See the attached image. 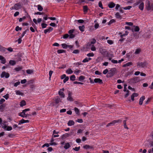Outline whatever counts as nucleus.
Instances as JSON below:
<instances>
[{
	"mask_svg": "<svg viewBox=\"0 0 153 153\" xmlns=\"http://www.w3.org/2000/svg\"><path fill=\"white\" fill-rule=\"evenodd\" d=\"M74 122L72 120H69L68 123V125L69 126H71L72 125H74Z\"/></svg>",
	"mask_w": 153,
	"mask_h": 153,
	"instance_id": "obj_27",
	"label": "nucleus"
},
{
	"mask_svg": "<svg viewBox=\"0 0 153 153\" xmlns=\"http://www.w3.org/2000/svg\"><path fill=\"white\" fill-rule=\"evenodd\" d=\"M140 28L137 26H133L131 28V30L132 32H137L139 31Z\"/></svg>",
	"mask_w": 153,
	"mask_h": 153,
	"instance_id": "obj_6",
	"label": "nucleus"
},
{
	"mask_svg": "<svg viewBox=\"0 0 153 153\" xmlns=\"http://www.w3.org/2000/svg\"><path fill=\"white\" fill-rule=\"evenodd\" d=\"M116 71L115 68H113L111 69L110 71L109 74L111 76H113L115 74Z\"/></svg>",
	"mask_w": 153,
	"mask_h": 153,
	"instance_id": "obj_11",
	"label": "nucleus"
},
{
	"mask_svg": "<svg viewBox=\"0 0 153 153\" xmlns=\"http://www.w3.org/2000/svg\"><path fill=\"white\" fill-rule=\"evenodd\" d=\"M26 105V102L25 100H22L20 102V105L21 107H23Z\"/></svg>",
	"mask_w": 153,
	"mask_h": 153,
	"instance_id": "obj_25",
	"label": "nucleus"
},
{
	"mask_svg": "<svg viewBox=\"0 0 153 153\" xmlns=\"http://www.w3.org/2000/svg\"><path fill=\"white\" fill-rule=\"evenodd\" d=\"M148 65V63L146 62H139L137 63V65L138 68H146Z\"/></svg>",
	"mask_w": 153,
	"mask_h": 153,
	"instance_id": "obj_1",
	"label": "nucleus"
},
{
	"mask_svg": "<svg viewBox=\"0 0 153 153\" xmlns=\"http://www.w3.org/2000/svg\"><path fill=\"white\" fill-rule=\"evenodd\" d=\"M96 42V40L95 39H93L92 41L88 43L87 45L88 46H91L92 44H94Z\"/></svg>",
	"mask_w": 153,
	"mask_h": 153,
	"instance_id": "obj_22",
	"label": "nucleus"
},
{
	"mask_svg": "<svg viewBox=\"0 0 153 153\" xmlns=\"http://www.w3.org/2000/svg\"><path fill=\"white\" fill-rule=\"evenodd\" d=\"M121 121L120 120H114L112 122L110 123L111 125H114L116 123H120L121 122Z\"/></svg>",
	"mask_w": 153,
	"mask_h": 153,
	"instance_id": "obj_14",
	"label": "nucleus"
},
{
	"mask_svg": "<svg viewBox=\"0 0 153 153\" xmlns=\"http://www.w3.org/2000/svg\"><path fill=\"white\" fill-rule=\"evenodd\" d=\"M53 71H50L49 72V79L50 80H51V76L52 75V74L53 73Z\"/></svg>",
	"mask_w": 153,
	"mask_h": 153,
	"instance_id": "obj_53",
	"label": "nucleus"
},
{
	"mask_svg": "<svg viewBox=\"0 0 153 153\" xmlns=\"http://www.w3.org/2000/svg\"><path fill=\"white\" fill-rule=\"evenodd\" d=\"M20 84V82L19 81H18L17 82H16L14 83V86L15 87H17L18 85H19Z\"/></svg>",
	"mask_w": 153,
	"mask_h": 153,
	"instance_id": "obj_61",
	"label": "nucleus"
},
{
	"mask_svg": "<svg viewBox=\"0 0 153 153\" xmlns=\"http://www.w3.org/2000/svg\"><path fill=\"white\" fill-rule=\"evenodd\" d=\"M6 105L3 104L0 105V110H3L5 108Z\"/></svg>",
	"mask_w": 153,
	"mask_h": 153,
	"instance_id": "obj_42",
	"label": "nucleus"
},
{
	"mask_svg": "<svg viewBox=\"0 0 153 153\" xmlns=\"http://www.w3.org/2000/svg\"><path fill=\"white\" fill-rule=\"evenodd\" d=\"M42 28H45L47 26V24L45 23H42Z\"/></svg>",
	"mask_w": 153,
	"mask_h": 153,
	"instance_id": "obj_58",
	"label": "nucleus"
},
{
	"mask_svg": "<svg viewBox=\"0 0 153 153\" xmlns=\"http://www.w3.org/2000/svg\"><path fill=\"white\" fill-rule=\"evenodd\" d=\"M0 60H1V63L2 64H4L6 62V60L5 58L1 55H0Z\"/></svg>",
	"mask_w": 153,
	"mask_h": 153,
	"instance_id": "obj_15",
	"label": "nucleus"
},
{
	"mask_svg": "<svg viewBox=\"0 0 153 153\" xmlns=\"http://www.w3.org/2000/svg\"><path fill=\"white\" fill-rule=\"evenodd\" d=\"M9 64L12 65H14L16 64V62L14 60H10L9 62Z\"/></svg>",
	"mask_w": 153,
	"mask_h": 153,
	"instance_id": "obj_38",
	"label": "nucleus"
},
{
	"mask_svg": "<svg viewBox=\"0 0 153 153\" xmlns=\"http://www.w3.org/2000/svg\"><path fill=\"white\" fill-rule=\"evenodd\" d=\"M115 22V21L113 19H111L108 22V25H110L112 23H114V22Z\"/></svg>",
	"mask_w": 153,
	"mask_h": 153,
	"instance_id": "obj_62",
	"label": "nucleus"
},
{
	"mask_svg": "<svg viewBox=\"0 0 153 153\" xmlns=\"http://www.w3.org/2000/svg\"><path fill=\"white\" fill-rule=\"evenodd\" d=\"M129 69V68H125V72H126L125 74V77H127L131 74L132 72L131 71H128Z\"/></svg>",
	"mask_w": 153,
	"mask_h": 153,
	"instance_id": "obj_9",
	"label": "nucleus"
},
{
	"mask_svg": "<svg viewBox=\"0 0 153 153\" xmlns=\"http://www.w3.org/2000/svg\"><path fill=\"white\" fill-rule=\"evenodd\" d=\"M75 76L74 75H73L71 76L70 79L71 80L74 81L75 80Z\"/></svg>",
	"mask_w": 153,
	"mask_h": 153,
	"instance_id": "obj_39",
	"label": "nucleus"
},
{
	"mask_svg": "<svg viewBox=\"0 0 153 153\" xmlns=\"http://www.w3.org/2000/svg\"><path fill=\"white\" fill-rule=\"evenodd\" d=\"M58 93L59 95L61 97L64 98L65 97V95L63 92L60 91Z\"/></svg>",
	"mask_w": 153,
	"mask_h": 153,
	"instance_id": "obj_29",
	"label": "nucleus"
},
{
	"mask_svg": "<svg viewBox=\"0 0 153 153\" xmlns=\"http://www.w3.org/2000/svg\"><path fill=\"white\" fill-rule=\"evenodd\" d=\"M53 29V28H52L51 27H49V28L48 29L45 30L44 31V33L45 34H46V33L48 32H50Z\"/></svg>",
	"mask_w": 153,
	"mask_h": 153,
	"instance_id": "obj_17",
	"label": "nucleus"
},
{
	"mask_svg": "<svg viewBox=\"0 0 153 153\" xmlns=\"http://www.w3.org/2000/svg\"><path fill=\"white\" fill-rule=\"evenodd\" d=\"M145 99V97L144 96L142 97L140 99L139 104L140 105H141L143 104V101Z\"/></svg>",
	"mask_w": 153,
	"mask_h": 153,
	"instance_id": "obj_21",
	"label": "nucleus"
},
{
	"mask_svg": "<svg viewBox=\"0 0 153 153\" xmlns=\"http://www.w3.org/2000/svg\"><path fill=\"white\" fill-rule=\"evenodd\" d=\"M80 149V147H75V148H73V149L76 151H78Z\"/></svg>",
	"mask_w": 153,
	"mask_h": 153,
	"instance_id": "obj_56",
	"label": "nucleus"
},
{
	"mask_svg": "<svg viewBox=\"0 0 153 153\" xmlns=\"http://www.w3.org/2000/svg\"><path fill=\"white\" fill-rule=\"evenodd\" d=\"M127 4H129V3H132L134 2L133 0H126Z\"/></svg>",
	"mask_w": 153,
	"mask_h": 153,
	"instance_id": "obj_49",
	"label": "nucleus"
},
{
	"mask_svg": "<svg viewBox=\"0 0 153 153\" xmlns=\"http://www.w3.org/2000/svg\"><path fill=\"white\" fill-rule=\"evenodd\" d=\"M66 72L68 74H71L73 73V71L71 70V69L68 68L66 70Z\"/></svg>",
	"mask_w": 153,
	"mask_h": 153,
	"instance_id": "obj_32",
	"label": "nucleus"
},
{
	"mask_svg": "<svg viewBox=\"0 0 153 153\" xmlns=\"http://www.w3.org/2000/svg\"><path fill=\"white\" fill-rule=\"evenodd\" d=\"M55 102L56 104H57L60 102H61V100L59 98H56L55 100Z\"/></svg>",
	"mask_w": 153,
	"mask_h": 153,
	"instance_id": "obj_40",
	"label": "nucleus"
},
{
	"mask_svg": "<svg viewBox=\"0 0 153 153\" xmlns=\"http://www.w3.org/2000/svg\"><path fill=\"white\" fill-rule=\"evenodd\" d=\"M99 6L102 9H103L102 3L101 1H100L99 3Z\"/></svg>",
	"mask_w": 153,
	"mask_h": 153,
	"instance_id": "obj_60",
	"label": "nucleus"
},
{
	"mask_svg": "<svg viewBox=\"0 0 153 153\" xmlns=\"http://www.w3.org/2000/svg\"><path fill=\"white\" fill-rule=\"evenodd\" d=\"M70 145L68 143H66L65 144V146H64V148L66 149H68L70 147Z\"/></svg>",
	"mask_w": 153,
	"mask_h": 153,
	"instance_id": "obj_30",
	"label": "nucleus"
},
{
	"mask_svg": "<svg viewBox=\"0 0 153 153\" xmlns=\"http://www.w3.org/2000/svg\"><path fill=\"white\" fill-rule=\"evenodd\" d=\"M21 4L20 3H18L15 4L14 6L10 8L11 10L15 9L17 10L20 8L21 7Z\"/></svg>",
	"mask_w": 153,
	"mask_h": 153,
	"instance_id": "obj_3",
	"label": "nucleus"
},
{
	"mask_svg": "<svg viewBox=\"0 0 153 153\" xmlns=\"http://www.w3.org/2000/svg\"><path fill=\"white\" fill-rule=\"evenodd\" d=\"M142 0L140 1V4L139 6V8L141 10H143L144 8V3L141 2Z\"/></svg>",
	"mask_w": 153,
	"mask_h": 153,
	"instance_id": "obj_16",
	"label": "nucleus"
},
{
	"mask_svg": "<svg viewBox=\"0 0 153 153\" xmlns=\"http://www.w3.org/2000/svg\"><path fill=\"white\" fill-rule=\"evenodd\" d=\"M142 0H140L138 2H137L136 3H135L133 5V7H134L135 6L138 5L139 4H140V1Z\"/></svg>",
	"mask_w": 153,
	"mask_h": 153,
	"instance_id": "obj_50",
	"label": "nucleus"
},
{
	"mask_svg": "<svg viewBox=\"0 0 153 153\" xmlns=\"http://www.w3.org/2000/svg\"><path fill=\"white\" fill-rule=\"evenodd\" d=\"M141 51V50L140 48H137L136 49L134 52V53L135 54H139Z\"/></svg>",
	"mask_w": 153,
	"mask_h": 153,
	"instance_id": "obj_33",
	"label": "nucleus"
},
{
	"mask_svg": "<svg viewBox=\"0 0 153 153\" xmlns=\"http://www.w3.org/2000/svg\"><path fill=\"white\" fill-rule=\"evenodd\" d=\"M69 77L68 76H66V77H65V79L63 80L64 83H65L67 81H68L69 79Z\"/></svg>",
	"mask_w": 153,
	"mask_h": 153,
	"instance_id": "obj_52",
	"label": "nucleus"
},
{
	"mask_svg": "<svg viewBox=\"0 0 153 153\" xmlns=\"http://www.w3.org/2000/svg\"><path fill=\"white\" fill-rule=\"evenodd\" d=\"M96 48L93 45H92L91 48V50L92 51H95L96 50Z\"/></svg>",
	"mask_w": 153,
	"mask_h": 153,
	"instance_id": "obj_64",
	"label": "nucleus"
},
{
	"mask_svg": "<svg viewBox=\"0 0 153 153\" xmlns=\"http://www.w3.org/2000/svg\"><path fill=\"white\" fill-rule=\"evenodd\" d=\"M1 125L2 126V128H3L4 130H5L6 128L7 127V126L6 125V124L1 123Z\"/></svg>",
	"mask_w": 153,
	"mask_h": 153,
	"instance_id": "obj_44",
	"label": "nucleus"
},
{
	"mask_svg": "<svg viewBox=\"0 0 153 153\" xmlns=\"http://www.w3.org/2000/svg\"><path fill=\"white\" fill-rule=\"evenodd\" d=\"M38 10L39 11H42L43 9V8L40 5H37Z\"/></svg>",
	"mask_w": 153,
	"mask_h": 153,
	"instance_id": "obj_37",
	"label": "nucleus"
},
{
	"mask_svg": "<svg viewBox=\"0 0 153 153\" xmlns=\"http://www.w3.org/2000/svg\"><path fill=\"white\" fill-rule=\"evenodd\" d=\"M146 8L148 10H153V3H150L149 1H146Z\"/></svg>",
	"mask_w": 153,
	"mask_h": 153,
	"instance_id": "obj_2",
	"label": "nucleus"
},
{
	"mask_svg": "<svg viewBox=\"0 0 153 153\" xmlns=\"http://www.w3.org/2000/svg\"><path fill=\"white\" fill-rule=\"evenodd\" d=\"M138 95V94L136 93H134L132 94L131 95V100L132 101H134V97H137Z\"/></svg>",
	"mask_w": 153,
	"mask_h": 153,
	"instance_id": "obj_18",
	"label": "nucleus"
},
{
	"mask_svg": "<svg viewBox=\"0 0 153 153\" xmlns=\"http://www.w3.org/2000/svg\"><path fill=\"white\" fill-rule=\"evenodd\" d=\"M61 45L63 48H68V45L65 44H62Z\"/></svg>",
	"mask_w": 153,
	"mask_h": 153,
	"instance_id": "obj_51",
	"label": "nucleus"
},
{
	"mask_svg": "<svg viewBox=\"0 0 153 153\" xmlns=\"http://www.w3.org/2000/svg\"><path fill=\"white\" fill-rule=\"evenodd\" d=\"M79 30L82 32H83L84 31L85 26L82 25V26H79Z\"/></svg>",
	"mask_w": 153,
	"mask_h": 153,
	"instance_id": "obj_35",
	"label": "nucleus"
},
{
	"mask_svg": "<svg viewBox=\"0 0 153 153\" xmlns=\"http://www.w3.org/2000/svg\"><path fill=\"white\" fill-rule=\"evenodd\" d=\"M29 121L28 120H25L24 119H22V120L19 121V125H20L21 124L24 123H29Z\"/></svg>",
	"mask_w": 153,
	"mask_h": 153,
	"instance_id": "obj_13",
	"label": "nucleus"
},
{
	"mask_svg": "<svg viewBox=\"0 0 153 153\" xmlns=\"http://www.w3.org/2000/svg\"><path fill=\"white\" fill-rule=\"evenodd\" d=\"M6 49L0 45V51L2 52H4L6 51Z\"/></svg>",
	"mask_w": 153,
	"mask_h": 153,
	"instance_id": "obj_23",
	"label": "nucleus"
},
{
	"mask_svg": "<svg viewBox=\"0 0 153 153\" xmlns=\"http://www.w3.org/2000/svg\"><path fill=\"white\" fill-rule=\"evenodd\" d=\"M131 56V52L127 53L126 55V57L128 59H129Z\"/></svg>",
	"mask_w": 153,
	"mask_h": 153,
	"instance_id": "obj_28",
	"label": "nucleus"
},
{
	"mask_svg": "<svg viewBox=\"0 0 153 153\" xmlns=\"http://www.w3.org/2000/svg\"><path fill=\"white\" fill-rule=\"evenodd\" d=\"M12 129V128L11 126H8L6 128L5 130L10 131Z\"/></svg>",
	"mask_w": 153,
	"mask_h": 153,
	"instance_id": "obj_47",
	"label": "nucleus"
},
{
	"mask_svg": "<svg viewBox=\"0 0 153 153\" xmlns=\"http://www.w3.org/2000/svg\"><path fill=\"white\" fill-rule=\"evenodd\" d=\"M88 10V8L87 6L85 5L83 6V10L85 13L87 12Z\"/></svg>",
	"mask_w": 153,
	"mask_h": 153,
	"instance_id": "obj_41",
	"label": "nucleus"
},
{
	"mask_svg": "<svg viewBox=\"0 0 153 153\" xmlns=\"http://www.w3.org/2000/svg\"><path fill=\"white\" fill-rule=\"evenodd\" d=\"M79 51L78 50H75L73 51V53H75V54H77L79 53Z\"/></svg>",
	"mask_w": 153,
	"mask_h": 153,
	"instance_id": "obj_54",
	"label": "nucleus"
},
{
	"mask_svg": "<svg viewBox=\"0 0 153 153\" xmlns=\"http://www.w3.org/2000/svg\"><path fill=\"white\" fill-rule=\"evenodd\" d=\"M33 70L31 69H28L26 70V73L29 74H33Z\"/></svg>",
	"mask_w": 153,
	"mask_h": 153,
	"instance_id": "obj_26",
	"label": "nucleus"
},
{
	"mask_svg": "<svg viewBox=\"0 0 153 153\" xmlns=\"http://www.w3.org/2000/svg\"><path fill=\"white\" fill-rule=\"evenodd\" d=\"M74 110L76 114H79V110L77 108L75 107L74 108Z\"/></svg>",
	"mask_w": 153,
	"mask_h": 153,
	"instance_id": "obj_45",
	"label": "nucleus"
},
{
	"mask_svg": "<svg viewBox=\"0 0 153 153\" xmlns=\"http://www.w3.org/2000/svg\"><path fill=\"white\" fill-rule=\"evenodd\" d=\"M132 35L134 36V38L136 39H137L140 37V33L137 32H132Z\"/></svg>",
	"mask_w": 153,
	"mask_h": 153,
	"instance_id": "obj_7",
	"label": "nucleus"
},
{
	"mask_svg": "<svg viewBox=\"0 0 153 153\" xmlns=\"http://www.w3.org/2000/svg\"><path fill=\"white\" fill-rule=\"evenodd\" d=\"M72 133L71 132L70 134H68L66 133L65 134H63L62 135V137L61 138L62 139H64L65 138H66V137H68L69 136H71V134H72Z\"/></svg>",
	"mask_w": 153,
	"mask_h": 153,
	"instance_id": "obj_10",
	"label": "nucleus"
},
{
	"mask_svg": "<svg viewBox=\"0 0 153 153\" xmlns=\"http://www.w3.org/2000/svg\"><path fill=\"white\" fill-rule=\"evenodd\" d=\"M9 97V94H7L3 96V97L5 98L6 100H7Z\"/></svg>",
	"mask_w": 153,
	"mask_h": 153,
	"instance_id": "obj_59",
	"label": "nucleus"
},
{
	"mask_svg": "<svg viewBox=\"0 0 153 153\" xmlns=\"http://www.w3.org/2000/svg\"><path fill=\"white\" fill-rule=\"evenodd\" d=\"M125 24L127 25L130 26H132L133 25V23L131 22H126Z\"/></svg>",
	"mask_w": 153,
	"mask_h": 153,
	"instance_id": "obj_46",
	"label": "nucleus"
},
{
	"mask_svg": "<svg viewBox=\"0 0 153 153\" xmlns=\"http://www.w3.org/2000/svg\"><path fill=\"white\" fill-rule=\"evenodd\" d=\"M83 148L85 149H93V147L92 146H89L88 145H86L83 146Z\"/></svg>",
	"mask_w": 153,
	"mask_h": 153,
	"instance_id": "obj_20",
	"label": "nucleus"
},
{
	"mask_svg": "<svg viewBox=\"0 0 153 153\" xmlns=\"http://www.w3.org/2000/svg\"><path fill=\"white\" fill-rule=\"evenodd\" d=\"M9 74L8 73L6 72L5 71H3L2 72L1 75V78L5 77L6 78H8L9 77Z\"/></svg>",
	"mask_w": 153,
	"mask_h": 153,
	"instance_id": "obj_5",
	"label": "nucleus"
},
{
	"mask_svg": "<svg viewBox=\"0 0 153 153\" xmlns=\"http://www.w3.org/2000/svg\"><path fill=\"white\" fill-rule=\"evenodd\" d=\"M107 42L110 45H112L114 43L113 42L112 40H107Z\"/></svg>",
	"mask_w": 153,
	"mask_h": 153,
	"instance_id": "obj_63",
	"label": "nucleus"
},
{
	"mask_svg": "<svg viewBox=\"0 0 153 153\" xmlns=\"http://www.w3.org/2000/svg\"><path fill=\"white\" fill-rule=\"evenodd\" d=\"M115 17L117 19H121V17L119 13L118 12L116 13L115 14Z\"/></svg>",
	"mask_w": 153,
	"mask_h": 153,
	"instance_id": "obj_34",
	"label": "nucleus"
},
{
	"mask_svg": "<svg viewBox=\"0 0 153 153\" xmlns=\"http://www.w3.org/2000/svg\"><path fill=\"white\" fill-rule=\"evenodd\" d=\"M85 79V77L82 76H81L79 77V81H82Z\"/></svg>",
	"mask_w": 153,
	"mask_h": 153,
	"instance_id": "obj_43",
	"label": "nucleus"
},
{
	"mask_svg": "<svg viewBox=\"0 0 153 153\" xmlns=\"http://www.w3.org/2000/svg\"><path fill=\"white\" fill-rule=\"evenodd\" d=\"M30 110V109L29 108L25 109L23 110L22 112L19 113L18 114L19 116L22 117H25V114L26 113V112L29 111Z\"/></svg>",
	"mask_w": 153,
	"mask_h": 153,
	"instance_id": "obj_4",
	"label": "nucleus"
},
{
	"mask_svg": "<svg viewBox=\"0 0 153 153\" xmlns=\"http://www.w3.org/2000/svg\"><path fill=\"white\" fill-rule=\"evenodd\" d=\"M22 30V28L19 27V26H17L15 29V30L16 31H18L19 30Z\"/></svg>",
	"mask_w": 153,
	"mask_h": 153,
	"instance_id": "obj_57",
	"label": "nucleus"
},
{
	"mask_svg": "<svg viewBox=\"0 0 153 153\" xmlns=\"http://www.w3.org/2000/svg\"><path fill=\"white\" fill-rule=\"evenodd\" d=\"M74 74H77L81 72V71L76 69V70L74 71Z\"/></svg>",
	"mask_w": 153,
	"mask_h": 153,
	"instance_id": "obj_55",
	"label": "nucleus"
},
{
	"mask_svg": "<svg viewBox=\"0 0 153 153\" xmlns=\"http://www.w3.org/2000/svg\"><path fill=\"white\" fill-rule=\"evenodd\" d=\"M68 97L67 98V100L72 101H73V98L72 97V93L70 91L68 92Z\"/></svg>",
	"mask_w": 153,
	"mask_h": 153,
	"instance_id": "obj_8",
	"label": "nucleus"
},
{
	"mask_svg": "<svg viewBox=\"0 0 153 153\" xmlns=\"http://www.w3.org/2000/svg\"><path fill=\"white\" fill-rule=\"evenodd\" d=\"M22 67L21 66H18L17 67H16L15 68V70L16 71H19L21 70V69H22Z\"/></svg>",
	"mask_w": 153,
	"mask_h": 153,
	"instance_id": "obj_36",
	"label": "nucleus"
},
{
	"mask_svg": "<svg viewBox=\"0 0 153 153\" xmlns=\"http://www.w3.org/2000/svg\"><path fill=\"white\" fill-rule=\"evenodd\" d=\"M15 92L17 95L23 96L24 94L23 93L21 92V91L19 90H16Z\"/></svg>",
	"mask_w": 153,
	"mask_h": 153,
	"instance_id": "obj_24",
	"label": "nucleus"
},
{
	"mask_svg": "<svg viewBox=\"0 0 153 153\" xmlns=\"http://www.w3.org/2000/svg\"><path fill=\"white\" fill-rule=\"evenodd\" d=\"M95 83H98L100 84H102L103 83L102 79L99 78H95L94 80Z\"/></svg>",
	"mask_w": 153,
	"mask_h": 153,
	"instance_id": "obj_12",
	"label": "nucleus"
},
{
	"mask_svg": "<svg viewBox=\"0 0 153 153\" xmlns=\"http://www.w3.org/2000/svg\"><path fill=\"white\" fill-rule=\"evenodd\" d=\"M133 65V63L131 62H129L126 64H125V68L128 67L130 66L131 65Z\"/></svg>",
	"mask_w": 153,
	"mask_h": 153,
	"instance_id": "obj_31",
	"label": "nucleus"
},
{
	"mask_svg": "<svg viewBox=\"0 0 153 153\" xmlns=\"http://www.w3.org/2000/svg\"><path fill=\"white\" fill-rule=\"evenodd\" d=\"M65 51L63 50H58L57 52L59 53H62L63 52H65Z\"/></svg>",
	"mask_w": 153,
	"mask_h": 153,
	"instance_id": "obj_48",
	"label": "nucleus"
},
{
	"mask_svg": "<svg viewBox=\"0 0 153 153\" xmlns=\"http://www.w3.org/2000/svg\"><path fill=\"white\" fill-rule=\"evenodd\" d=\"M115 4L112 2H111L108 4V6L110 8H112L115 7Z\"/></svg>",
	"mask_w": 153,
	"mask_h": 153,
	"instance_id": "obj_19",
	"label": "nucleus"
}]
</instances>
